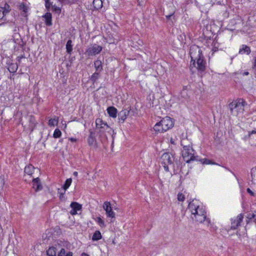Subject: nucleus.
<instances>
[{
  "label": "nucleus",
  "mask_w": 256,
  "mask_h": 256,
  "mask_svg": "<svg viewBox=\"0 0 256 256\" xmlns=\"http://www.w3.org/2000/svg\"><path fill=\"white\" fill-rule=\"evenodd\" d=\"M174 154H172V158L173 163L174 162H175L176 164V168H177V170H180V171H182V163L180 162V158H176L174 156Z\"/></svg>",
  "instance_id": "24"
},
{
  "label": "nucleus",
  "mask_w": 256,
  "mask_h": 256,
  "mask_svg": "<svg viewBox=\"0 0 256 256\" xmlns=\"http://www.w3.org/2000/svg\"><path fill=\"white\" fill-rule=\"evenodd\" d=\"M103 2L102 0H93L92 2V8L91 9L92 10H99L102 7Z\"/></svg>",
  "instance_id": "16"
},
{
  "label": "nucleus",
  "mask_w": 256,
  "mask_h": 256,
  "mask_svg": "<svg viewBox=\"0 0 256 256\" xmlns=\"http://www.w3.org/2000/svg\"><path fill=\"white\" fill-rule=\"evenodd\" d=\"M256 134V128H255L254 130H252V131H249L248 132V135L249 136H250L251 134Z\"/></svg>",
  "instance_id": "54"
},
{
  "label": "nucleus",
  "mask_w": 256,
  "mask_h": 256,
  "mask_svg": "<svg viewBox=\"0 0 256 256\" xmlns=\"http://www.w3.org/2000/svg\"><path fill=\"white\" fill-rule=\"evenodd\" d=\"M42 18H44L45 24L50 26H52V14L50 12H47L42 16Z\"/></svg>",
  "instance_id": "15"
},
{
  "label": "nucleus",
  "mask_w": 256,
  "mask_h": 256,
  "mask_svg": "<svg viewBox=\"0 0 256 256\" xmlns=\"http://www.w3.org/2000/svg\"><path fill=\"white\" fill-rule=\"evenodd\" d=\"M229 108L230 110L231 113H232V111L234 109H236V100H234L232 102L230 103L228 105Z\"/></svg>",
  "instance_id": "46"
},
{
  "label": "nucleus",
  "mask_w": 256,
  "mask_h": 256,
  "mask_svg": "<svg viewBox=\"0 0 256 256\" xmlns=\"http://www.w3.org/2000/svg\"><path fill=\"white\" fill-rule=\"evenodd\" d=\"M101 77L100 72H96L90 77L89 80L94 85L97 83L98 80Z\"/></svg>",
  "instance_id": "19"
},
{
  "label": "nucleus",
  "mask_w": 256,
  "mask_h": 256,
  "mask_svg": "<svg viewBox=\"0 0 256 256\" xmlns=\"http://www.w3.org/2000/svg\"><path fill=\"white\" fill-rule=\"evenodd\" d=\"M206 212L204 210H194V212H192V214L194 215V216L192 217V218L200 223L206 221L208 222V224L210 223V220L208 218L206 219Z\"/></svg>",
  "instance_id": "4"
},
{
  "label": "nucleus",
  "mask_w": 256,
  "mask_h": 256,
  "mask_svg": "<svg viewBox=\"0 0 256 256\" xmlns=\"http://www.w3.org/2000/svg\"><path fill=\"white\" fill-rule=\"evenodd\" d=\"M251 52V50L250 46L245 45L242 44V48H240L238 54H246L247 55H248Z\"/></svg>",
  "instance_id": "18"
},
{
  "label": "nucleus",
  "mask_w": 256,
  "mask_h": 256,
  "mask_svg": "<svg viewBox=\"0 0 256 256\" xmlns=\"http://www.w3.org/2000/svg\"><path fill=\"white\" fill-rule=\"evenodd\" d=\"M164 15L166 18V22L170 26H174V22H175L177 20L176 16L174 15V13H170V14H168Z\"/></svg>",
  "instance_id": "13"
},
{
  "label": "nucleus",
  "mask_w": 256,
  "mask_h": 256,
  "mask_svg": "<svg viewBox=\"0 0 256 256\" xmlns=\"http://www.w3.org/2000/svg\"><path fill=\"white\" fill-rule=\"evenodd\" d=\"M34 167L32 164H28L24 168V172L28 175L32 176L33 174Z\"/></svg>",
  "instance_id": "28"
},
{
  "label": "nucleus",
  "mask_w": 256,
  "mask_h": 256,
  "mask_svg": "<svg viewBox=\"0 0 256 256\" xmlns=\"http://www.w3.org/2000/svg\"><path fill=\"white\" fill-rule=\"evenodd\" d=\"M59 190H60V189H58V193L60 194V200H62V198L63 197V196L65 192L63 193V192H60Z\"/></svg>",
  "instance_id": "53"
},
{
  "label": "nucleus",
  "mask_w": 256,
  "mask_h": 256,
  "mask_svg": "<svg viewBox=\"0 0 256 256\" xmlns=\"http://www.w3.org/2000/svg\"><path fill=\"white\" fill-rule=\"evenodd\" d=\"M180 145L183 148L181 153L184 161L190 164L191 162L198 160L199 156L194 155V150L192 148V142H190L188 144H184V142H180Z\"/></svg>",
  "instance_id": "2"
},
{
  "label": "nucleus",
  "mask_w": 256,
  "mask_h": 256,
  "mask_svg": "<svg viewBox=\"0 0 256 256\" xmlns=\"http://www.w3.org/2000/svg\"><path fill=\"white\" fill-rule=\"evenodd\" d=\"M188 208L192 212H192H194V210H198L199 208L198 206H196L192 202H189L188 205Z\"/></svg>",
  "instance_id": "33"
},
{
  "label": "nucleus",
  "mask_w": 256,
  "mask_h": 256,
  "mask_svg": "<svg viewBox=\"0 0 256 256\" xmlns=\"http://www.w3.org/2000/svg\"><path fill=\"white\" fill-rule=\"evenodd\" d=\"M21 15L24 17L28 16L27 12H21Z\"/></svg>",
  "instance_id": "60"
},
{
  "label": "nucleus",
  "mask_w": 256,
  "mask_h": 256,
  "mask_svg": "<svg viewBox=\"0 0 256 256\" xmlns=\"http://www.w3.org/2000/svg\"><path fill=\"white\" fill-rule=\"evenodd\" d=\"M81 256H90L86 252H82L81 254Z\"/></svg>",
  "instance_id": "63"
},
{
  "label": "nucleus",
  "mask_w": 256,
  "mask_h": 256,
  "mask_svg": "<svg viewBox=\"0 0 256 256\" xmlns=\"http://www.w3.org/2000/svg\"><path fill=\"white\" fill-rule=\"evenodd\" d=\"M185 199L184 196L182 194L179 192L178 194V201L183 202Z\"/></svg>",
  "instance_id": "47"
},
{
  "label": "nucleus",
  "mask_w": 256,
  "mask_h": 256,
  "mask_svg": "<svg viewBox=\"0 0 256 256\" xmlns=\"http://www.w3.org/2000/svg\"><path fill=\"white\" fill-rule=\"evenodd\" d=\"M102 238V236L100 230H96L93 234L92 240L93 241H98Z\"/></svg>",
  "instance_id": "30"
},
{
  "label": "nucleus",
  "mask_w": 256,
  "mask_h": 256,
  "mask_svg": "<svg viewBox=\"0 0 256 256\" xmlns=\"http://www.w3.org/2000/svg\"><path fill=\"white\" fill-rule=\"evenodd\" d=\"M131 106L123 108L122 110L118 113L119 122L124 123L130 113Z\"/></svg>",
  "instance_id": "8"
},
{
  "label": "nucleus",
  "mask_w": 256,
  "mask_h": 256,
  "mask_svg": "<svg viewBox=\"0 0 256 256\" xmlns=\"http://www.w3.org/2000/svg\"><path fill=\"white\" fill-rule=\"evenodd\" d=\"M73 175L74 176L77 177L78 176V172H74V173H73Z\"/></svg>",
  "instance_id": "64"
},
{
  "label": "nucleus",
  "mask_w": 256,
  "mask_h": 256,
  "mask_svg": "<svg viewBox=\"0 0 256 256\" xmlns=\"http://www.w3.org/2000/svg\"><path fill=\"white\" fill-rule=\"evenodd\" d=\"M244 218L243 214H240L236 217V220H232L230 228L232 230H236L242 222Z\"/></svg>",
  "instance_id": "10"
},
{
  "label": "nucleus",
  "mask_w": 256,
  "mask_h": 256,
  "mask_svg": "<svg viewBox=\"0 0 256 256\" xmlns=\"http://www.w3.org/2000/svg\"><path fill=\"white\" fill-rule=\"evenodd\" d=\"M172 154L170 152H164L161 156L160 160L162 164L166 165V164H173L172 158L171 156Z\"/></svg>",
  "instance_id": "9"
},
{
  "label": "nucleus",
  "mask_w": 256,
  "mask_h": 256,
  "mask_svg": "<svg viewBox=\"0 0 256 256\" xmlns=\"http://www.w3.org/2000/svg\"><path fill=\"white\" fill-rule=\"evenodd\" d=\"M8 70L10 73H15L18 68V63H12V62H8Z\"/></svg>",
  "instance_id": "23"
},
{
  "label": "nucleus",
  "mask_w": 256,
  "mask_h": 256,
  "mask_svg": "<svg viewBox=\"0 0 256 256\" xmlns=\"http://www.w3.org/2000/svg\"><path fill=\"white\" fill-rule=\"evenodd\" d=\"M78 1V0H64V2H61L64 4L72 5V4H75Z\"/></svg>",
  "instance_id": "44"
},
{
  "label": "nucleus",
  "mask_w": 256,
  "mask_h": 256,
  "mask_svg": "<svg viewBox=\"0 0 256 256\" xmlns=\"http://www.w3.org/2000/svg\"><path fill=\"white\" fill-rule=\"evenodd\" d=\"M6 14L4 12V10L2 6H0V20H2Z\"/></svg>",
  "instance_id": "48"
},
{
  "label": "nucleus",
  "mask_w": 256,
  "mask_h": 256,
  "mask_svg": "<svg viewBox=\"0 0 256 256\" xmlns=\"http://www.w3.org/2000/svg\"><path fill=\"white\" fill-rule=\"evenodd\" d=\"M196 161H198L202 162V164H218L212 160H210L206 158H198V160H196Z\"/></svg>",
  "instance_id": "26"
},
{
  "label": "nucleus",
  "mask_w": 256,
  "mask_h": 256,
  "mask_svg": "<svg viewBox=\"0 0 256 256\" xmlns=\"http://www.w3.org/2000/svg\"><path fill=\"white\" fill-rule=\"evenodd\" d=\"M32 182L33 183L32 188L35 190L36 192H37L42 190L43 186L39 178H34L32 179Z\"/></svg>",
  "instance_id": "12"
},
{
  "label": "nucleus",
  "mask_w": 256,
  "mask_h": 256,
  "mask_svg": "<svg viewBox=\"0 0 256 256\" xmlns=\"http://www.w3.org/2000/svg\"><path fill=\"white\" fill-rule=\"evenodd\" d=\"M168 164H166V165L162 164L164 168V170L166 172H169V168H168Z\"/></svg>",
  "instance_id": "52"
},
{
  "label": "nucleus",
  "mask_w": 256,
  "mask_h": 256,
  "mask_svg": "<svg viewBox=\"0 0 256 256\" xmlns=\"http://www.w3.org/2000/svg\"><path fill=\"white\" fill-rule=\"evenodd\" d=\"M246 104V102L242 98H239L236 100V106L237 110H244V107Z\"/></svg>",
  "instance_id": "17"
},
{
  "label": "nucleus",
  "mask_w": 256,
  "mask_h": 256,
  "mask_svg": "<svg viewBox=\"0 0 256 256\" xmlns=\"http://www.w3.org/2000/svg\"><path fill=\"white\" fill-rule=\"evenodd\" d=\"M58 246H63L68 248V246H70V244L68 242H62L60 240H58L57 242Z\"/></svg>",
  "instance_id": "43"
},
{
  "label": "nucleus",
  "mask_w": 256,
  "mask_h": 256,
  "mask_svg": "<svg viewBox=\"0 0 256 256\" xmlns=\"http://www.w3.org/2000/svg\"><path fill=\"white\" fill-rule=\"evenodd\" d=\"M53 6L50 0H45V6L48 12L50 10V8H52Z\"/></svg>",
  "instance_id": "41"
},
{
  "label": "nucleus",
  "mask_w": 256,
  "mask_h": 256,
  "mask_svg": "<svg viewBox=\"0 0 256 256\" xmlns=\"http://www.w3.org/2000/svg\"><path fill=\"white\" fill-rule=\"evenodd\" d=\"M95 132L96 133L97 132L99 138H100L101 140L102 139H107L106 132L112 136L114 134V130L111 128L108 124H104L103 126L98 127V130Z\"/></svg>",
  "instance_id": "3"
},
{
  "label": "nucleus",
  "mask_w": 256,
  "mask_h": 256,
  "mask_svg": "<svg viewBox=\"0 0 256 256\" xmlns=\"http://www.w3.org/2000/svg\"><path fill=\"white\" fill-rule=\"evenodd\" d=\"M72 182V179L71 178H67L63 186H62V188L64 190V192L70 187Z\"/></svg>",
  "instance_id": "32"
},
{
  "label": "nucleus",
  "mask_w": 256,
  "mask_h": 256,
  "mask_svg": "<svg viewBox=\"0 0 256 256\" xmlns=\"http://www.w3.org/2000/svg\"><path fill=\"white\" fill-rule=\"evenodd\" d=\"M89 133L87 140L88 144L90 146L96 148L98 147V144L96 138V132L94 129L90 128L89 130Z\"/></svg>",
  "instance_id": "7"
},
{
  "label": "nucleus",
  "mask_w": 256,
  "mask_h": 256,
  "mask_svg": "<svg viewBox=\"0 0 256 256\" xmlns=\"http://www.w3.org/2000/svg\"><path fill=\"white\" fill-rule=\"evenodd\" d=\"M56 246L55 244V246H52L48 248L46 252L47 256H56Z\"/></svg>",
  "instance_id": "22"
},
{
  "label": "nucleus",
  "mask_w": 256,
  "mask_h": 256,
  "mask_svg": "<svg viewBox=\"0 0 256 256\" xmlns=\"http://www.w3.org/2000/svg\"><path fill=\"white\" fill-rule=\"evenodd\" d=\"M95 220L98 224L100 226H101V227H105L106 226L104 222V220H102V218L100 217H96V218Z\"/></svg>",
  "instance_id": "40"
},
{
  "label": "nucleus",
  "mask_w": 256,
  "mask_h": 256,
  "mask_svg": "<svg viewBox=\"0 0 256 256\" xmlns=\"http://www.w3.org/2000/svg\"><path fill=\"white\" fill-rule=\"evenodd\" d=\"M106 111L109 116L112 118H116L118 114L117 109L114 106H108Z\"/></svg>",
  "instance_id": "14"
},
{
  "label": "nucleus",
  "mask_w": 256,
  "mask_h": 256,
  "mask_svg": "<svg viewBox=\"0 0 256 256\" xmlns=\"http://www.w3.org/2000/svg\"><path fill=\"white\" fill-rule=\"evenodd\" d=\"M19 10H21L22 12H28V7L24 2L20 4L18 6Z\"/></svg>",
  "instance_id": "34"
},
{
  "label": "nucleus",
  "mask_w": 256,
  "mask_h": 256,
  "mask_svg": "<svg viewBox=\"0 0 256 256\" xmlns=\"http://www.w3.org/2000/svg\"><path fill=\"white\" fill-rule=\"evenodd\" d=\"M170 142L172 144H175L174 140L173 138H171Z\"/></svg>",
  "instance_id": "62"
},
{
  "label": "nucleus",
  "mask_w": 256,
  "mask_h": 256,
  "mask_svg": "<svg viewBox=\"0 0 256 256\" xmlns=\"http://www.w3.org/2000/svg\"><path fill=\"white\" fill-rule=\"evenodd\" d=\"M246 192L248 194H249L252 196H254V193L250 188H248L246 189Z\"/></svg>",
  "instance_id": "50"
},
{
  "label": "nucleus",
  "mask_w": 256,
  "mask_h": 256,
  "mask_svg": "<svg viewBox=\"0 0 256 256\" xmlns=\"http://www.w3.org/2000/svg\"><path fill=\"white\" fill-rule=\"evenodd\" d=\"M190 54L191 58L190 68L196 67L200 74L205 72L206 70V60L200 48L194 45L190 48Z\"/></svg>",
  "instance_id": "1"
},
{
  "label": "nucleus",
  "mask_w": 256,
  "mask_h": 256,
  "mask_svg": "<svg viewBox=\"0 0 256 256\" xmlns=\"http://www.w3.org/2000/svg\"><path fill=\"white\" fill-rule=\"evenodd\" d=\"M68 140L70 141L71 142H74L77 141V139L74 138H68Z\"/></svg>",
  "instance_id": "55"
},
{
  "label": "nucleus",
  "mask_w": 256,
  "mask_h": 256,
  "mask_svg": "<svg viewBox=\"0 0 256 256\" xmlns=\"http://www.w3.org/2000/svg\"><path fill=\"white\" fill-rule=\"evenodd\" d=\"M103 208L106 212L109 210L110 209L112 208L111 204L110 202H105L103 204Z\"/></svg>",
  "instance_id": "38"
},
{
  "label": "nucleus",
  "mask_w": 256,
  "mask_h": 256,
  "mask_svg": "<svg viewBox=\"0 0 256 256\" xmlns=\"http://www.w3.org/2000/svg\"><path fill=\"white\" fill-rule=\"evenodd\" d=\"M218 50V48L215 45H214L212 48V51L213 52H216Z\"/></svg>",
  "instance_id": "56"
},
{
  "label": "nucleus",
  "mask_w": 256,
  "mask_h": 256,
  "mask_svg": "<svg viewBox=\"0 0 256 256\" xmlns=\"http://www.w3.org/2000/svg\"><path fill=\"white\" fill-rule=\"evenodd\" d=\"M70 206L72 210L70 212L72 216L76 214H78V211L81 210L82 208V204L76 202H72Z\"/></svg>",
  "instance_id": "11"
},
{
  "label": "nucleus",
  "mask_w": 256,
  "mask_h": 256,
  "mask_svg": "<svg viewBox=\"0 0 256 256\" xmlns=\"http://www.w3.org/2000/svg\"><path fill=\"white\" fill-rule=\"evenodd\" d=\"M62 136V132L58 128H56L54 132L53 137L54 138H60Z\"/></svg>",
  "instance_id": "36"
},
{
  "label": "nucleus",
  "mask_w": 256,
  "mask_h": 256,
  "mask_svg": "<svg viewBox=\"0 0 256 256\" xmlns=\"http://www.w3.org/2000/svg\"><path fill=\"white\" fill-rule=\"evenodd\" d=\"M58 124V118H56L55 116V118H50L48 120V125L50 126H54L55 124L57 125Z\"/></svg>",
  "instance_id": "35"
},
{
  "label": "nucleus",
  "mask_w": 256,
  "mask_h": 256,
  "mask_svg": "<svg viewBox=\"0 0 256 256\" xmlns=\"http://www.w3.org/2000/svg\"><path fill=\"white\" fill-rule=\"evenodd\" d=\"M72 40L69 39L66 44V52L68 54L71 55L73 50V45L72 44Z\"/></svg>",
  "instance_id": "25"
},
{
  "label": "nucleus",
  "mask_w": 256,
  "mask_h": 256,
  "mask_svg": "<svg viewBox=\"0 0 256 256\" xmlns=\"http://www.w3.org/2000/svg\"><path fill=\"white\" fill-rule=\"evenodd\" d=\"M52 11L58 14L61 13L62 9L60 8L57 6L56 5H54L52 8Z\"/></svg>",
  "instance_id": "39"
},
{
  "label": "nucleus",
  "mask_w": 256,
  "mask_h": 256,
  "mask_svg": "<svg viewBox=\"0 0 256 256\" xmlns=\"http://www.w3.org/2000/svg\"><path fill=\"white\" fill-rule=\"evenodd\" d=\"M14 40L15 43L18 44V46H20L22 49L23 52L25 50V46L26 42H24L22 38H14Z\"/></svg>",
  "instance_id": "27"
},
{
  "label": "nucleus",
  "mask_w": 256,
  "mask_h": 256,
  "mask_svg": "<svg viewBox=\"0 0 256 256\" xmlns=\"http://www.w3.org/2000/svg\"><path fill=\"white\" fill-rule=\"evenodd\" d=\"M135 113H136L135 110L131 108L130 113V116H132L134 115Z\"/></svg>",
  "instance_id": "58"
},
{
  "label": "nucleus",
  "mask_w": 256,
  "mask_h": 256,
  "mask_svg": "<svg viewBox=\"0 0 256 256\" xmlns=\"http://www.w3.org/2000/svg\"><path fill=\"white\" fill-rule=\"evenodd\" d=\"M176 11V9L175 7L172 5H170L168 7L166 11L164 12V14H170V13H174V15H175Z\"/></svg>",
  "instance_id": "29"
},
{
  "label": "nucleus",
  "mask_w": 256,
  "mask_h": 256,
  "mask_svg": "<svg viewBox=\"0 0 256 256\" xmlns=\"http://www.w3.org/2000/svg\"><path fill=\"white\" fill-rule=\"evenodd\" d=\"M159 122L164 128L165 132L171 129L174 124L173 119L168 116L163 118Z\"/></svg>",
  "instance_id": "5"
},
{
  "label": "nucleus",
  "mask_w": 256,
  "mask_h": 256,
  "mask_svg": "<svg viewBox=\"0 0 256 256\" xmlns=\"http://www.w3.org/2000/svg\"><path fill=\"white\" fill-rule=\"evenodd\" d=\"M75 59V57L74 56H73V57H71L70 58V59L69 60V62H70V63L72 64V62L73 60Z\"/></svg>",
  "instance_id": "61"
},
{
  "label": "nucleus",
  "mask_w": 256,
  "mask_h": 256,
  "mask_svg": "<svg viewBox=\"0 0 256 256\" xmlns=\"http://www.w3.org/2000/svg\"><path fill=\"white\" fill-rule=\"evenodd\" d=\"M184 92V91H182V92H180V96H181V97H182V98H186V96L187 94H186V95H185V94H183V93H184V92Z\"/></svg>",
  "instance_id": "59"
},
{
  "label": "nucleus",
  "mask_w": 256,
  "mask_h": 256,
  "mask_svg": "<svg viewBox=\"0 0 256 256\" xmlns=\"http://www.w3.org/2000/svg\"><path fill=\"white\" fill-rule=\"evenodd\" d=\"M156 134L159 133H164L165 132L164 128L162 126L160 122H156L153 128Z\"/></svg>",
  "instance_id": "20"
},
{
  "label": "nucleus",
  "mask_w": 256,
  "mask_h": 256,
  "mask_svg": "<svg viewBox=\"0 0 256 256\" xmlns=\"http://www.w3.org/2000/svg\"><path fill=\"white\" fill-rule=\"evenodd\" d=\"M2 8L4 10V12L6 14L10 12L11 10L10 6L7 3H5Z\"/></svg>",
  "instance_id": "42"
},
{
  "label": "nucleus",
  "mask_w": 256,
  "mask_h": 256,
  "mask_svg": "<svg viewBox=\"0 0 256 256\" xmlns=\"http://www.w3.org/2000/svg\"><path fill=\"white\" fill-rule=\"evenodd\" d=\"M102 50V47L96 44L92 47H89L86 51L85 54L90 57L100 54Z\"/></svg>",
  "instance_id": "6"
},
{
  "label": "nucleus",
  "mask_w": 256,
  "mask_h": 256,
  "mask_svg": "<svg viewBox=\"0 0 256 256\" xmlns=\"http://www.w3.org/2000/svg\"><path fill=\"white\" fill-rule=\"evenodd\" d=\"M73 253L71 252H68L66 253L64 248H62L58 254V256H72Z\"/></svg>",
  "instance_id": "31"
},
{
  "label": "nucleus",
  "mask_w": 256,
  "mask_h": 256,
  "mask_svg": "<svg viewBox=\"0 0 256 256\" xmlns=\"http://www.w3.org/2000/svg\"><path fill=\"white\" fill-rule=\"evenodd\" d=\"M256 216V214H248L247 216V218L248 220H247V223H248L250 221H252L253 219Z\"/></svg>",
  "instance_id": "45"
},
{
  "label": "nucleus",
  "mask_w": 256,
  "mask_h": 256,
  "mask_svg": "<svg viewBox=\"0 0 256 256\" xmlns=\"http://www.w3.org/2000/svg\"><path fill=\"white\" fill-rule=\"evenodd\" d=\"M98 123H96V131L98 130V127H100V126H103V125L100 124V123L98 122Z\"/></svg>",
  "instance_id": "57"
},
{
  "label": "nucleus",
  "mask_w": 256,
  "mask_h": 256,
  "mask_svg": "<svg viewBox=\"0 0 256 256\" xmlns=\"http://www.w3.org/2000/svg\"><path fill=\"white\" fill-rule=\"evenodd\" d=\"M94 67L96 70V72H102L103 70V65L102 61L98 59H97L94 62Z\"/></svg>",
  "instance_id": "21"
},
{
  "label": "nucleus",
  "mask_w": 256,
  "mask_h": 256,
  "mask_svg": "<svg viewBox=\"0 0 256 256\" xmlns=\"http://www.w3.org/2000/svg\"><path fill=\"white\" fill-rule=\"evenodd\" d=\"M98 122L102 125H104V124H107L106 122H104L102 119L100 118H98L96 120V123H98Z\"/></svg>",
  "instance_id": "49"
},
{
  "label": "nucleus",
  "mask_w": 256,
  "mask_h": 256,
  "mask_svg": "<svg viewBox=\"0 0 256 256\" xmlns=\"http://www.w3.org/2000/svg\"><path fill=\"white\" fill-rule=\"evenodd\" d=\"M108 217L111 218L112 219L115 218V214L112 210V208L110 209L109 210L106 212Z\"/></svg>",
  "instance_id": "37"
},
{
  "label": "nucleus",
  "mask_w": 256,
  "mask_h": 256,
  "mask_svg": "<svg viewBox=\"0 0 256 256\" xmlns=\"http://www.w3.org/2000/svg\"><path fill=\"white\" fill-rule=\"evenodd\" d=\"M24 58H25V56H24V54L17 57L16 59H17V60L19 64L20 63L21 59Z\"/></svg>",
  "instance_id": "51"
}]
</instances>
